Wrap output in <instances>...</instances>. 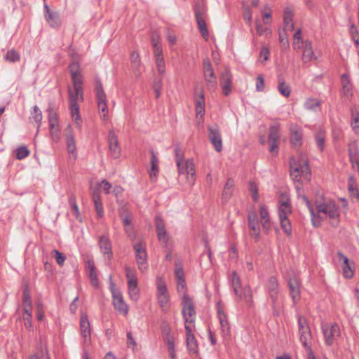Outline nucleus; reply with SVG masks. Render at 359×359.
<instances>
[{
    "instance_id": "0eeeda50",
    "label": "nucleus",
    "mask_w": 359,
    "mask_h": 359,
    "mask_svg": "<svg viewBox=\"0 0 359 359\" xmlns=\"http://www.w3.org/2000/svg\"><path fill=\"white\" fill-rule=\"evenodd\" d=\"M203 72L207 89L210 91H215L217 87V77L208 58L203 61Z\"/></svg>"
},
{
    "instance_id": "a211bd4d",
    "label": "nucleus",
    "mask_w": 359,
    "mask_h": 359,
    "mask_svg": "<svg viewBox=\"0 0 359 359\" xmlns=\"http://www.w3.org/2000/svg\"><path fill=\"white\" fill-rule=\"evenodd\" d=\"M228 279L235 295L239 300L242 299L243 287H242L241 280L238 273L236 271H233L229 275Z\"/></svg>"
},
{
    "instance_id": "680f3d73",
    "label": "nucleus",
    "mask_w": 359,
    "mask_h": 359,
    "mask_svg": "<svg viewBox=\"0 0 359 359\" xmlns=\"http://www.w3.org/2000/svg\"><path fill=\"white\" fill-rule=\"evenodd\" d=\"M175 158L177 166H180V163H183L184 156H183V153L181 150V148L178 145H177L175 147Z\"/></svg>"
},
{
    "instance_id": "8fccbe9b",
    "label": "nucleus",
    "mask_w": 359,
    "mask_h": 359,
    "mask_svg": "<svg viewBox=\"0 0 359 359\" xmlns=\"http://www.w3.org/2000/svg\"><path fill=\"white\" fill-rule=\"evenodd\" d=\"M32 118L34 120L36 123H38V128L41 126L42 121V113L39 108L35 105L33 107V111H32Z\"/></svg>"
},
{
    "instance_id": "4d7b16f0",
    "label": "nucleus",
    "mask_w": 359,
    "mask_h": 359,
    "mask_svg": "<svg viewBox=\"0 0 359 359\" xmlns=\"http://www.w3.org/2000/svg\"><path fill=\"white\" fill-rule=\"evenodd\" d=\"M279 137V127L277 126H271L269 128V140H278Z\"/></svg>"
},
{
    "instance_id": "c756f323",
    "label": "nucleus",
    "mask_w": 359,
    "mask_h": 359,
    "mask_svg": "<svg viewBox=\"0 0 359 359\" xmlns=\"http://www.w3.org/2000/svg\"><path fill=\"white\" fill-rule=\"evenodd\" d=\"M66 142L67 151L73 156L74 159H75L77 157V152L75 139L72 130L66 134Z\"/></svg>"
},
{
    "instance_id": "2eb2a0df",
    "label": "nucleus",
    "mask_w": 359,
    "mask_h": 359,
    "mask_svg": "<svg viewBox=\"0 0 359 359\" xmlns=\"http://www.w3.org/2000/svg\"><path fill=\"white\" fill-rule=\"evenodd\" d=\"M322 330L325 344L328 346H331L334 339L340 335L339 327L337 324H333L332 326L327 324H323L322 325Z\"/></svg>"
},
{
    "instance_id": "09e8293b",
    "label": "nucleus",
    "mask_w": 359,
    "mask_h": 359,
    "mask_svg": "<svg viewBox=\"0 0 359 359\" xmlns=\"http://www.w3.org/2000/svg\"><path fill=\"white\" fill-rule=\"evenodd\" d=\"M249 191L254 202L257 203L259 200L258 187L255 182H249Z\"/></svg>"
},
{
    "instance_id": "49530a36",
    "label": "nucleus",
    "mask_w": 359,
    "mask_h": 359,
    "mask_svg": "<svg viewBox=\"0 0 359 359\" xmlns=\"http://www.w3.org/2000/svg\"><path fill=\"white\" fill-rule=\"evenodd\" d=\"M168 294L166 284L161 278L157 279V296Z\"/></svg>"
},
{
    "instance_id": "6e6552de",
    "label": "nucleus",
    "mask_w": 359,
    "mask_h": 359,
    "mask_svg": "<svg viewBox=\"0 0 359 359\" xmlns=\"http://www.w3.org/2000/svg\"><path fill=\"white\" fill-rule=\"evenodd\" d=\"M109 289L112 294L114 309L124 316H126L128 313V306L124 302L121 293L115 290V284L112 280L111 275L109 276Z\"/></svg>"
},
{
    "instance_id": "052dcab7",
    "label": "nucleus",
    "mask_w": 359,
    "mask_h": 359,
    "mask_svg": "<svg viewBox=\"0 0 359 359\" xmlns=\"http://www.w3.org/2000/svg\"><path fill=\"white\" fill-rule=\"evenodd\" d=\"M25 306H32L31 297L27 287H25L22 292V307Z\"/></svg>"
},
{
    "instance_id": "423d86ee",
    "label": "nucleus",
    "mask_w": 359,
    "mask_h": 359,
    "mask_svg": "<svg viewBox=\"0 0 359 359\" xmlns=\"http://www.w3.org/2000/svg\"><path fill=\"white\" fill-rule=\"evenodd\" d=\"M292 213V208L288 201H280L278 206V217L280 224L285 233L290 236L292 235V226L288 219V215Z\"/></svg>"
},
{
    "instance_id": "9d476101",
    "label": "nucleus",
    "mask_w": 359,
    "mask_h": 359,
    "mask_svg": "<svg viewBox=\"0 0 359 359\" xmlns=\"http://www.w3.org/2000/svg\"><path fill=\"white\" fill-rule=\"evenodd\" d=\"M135 259L139 270L144 273L148 269L147 254L145 248L142 243H137L133 245Z\"/></svg>"
},
{
    "instance_id": "cd10ccee",
    "label": "nucleus",
    "mask_w": 359,
    "mask_h": 359,
    "mask_svg": "<svg viewBox=\"0 0 359 359\" xmlns=\"http://www.w3.org/2000/svg\"><path fill=\"white\" fill-rule=\"evenodd\" d=\"M201 15H202V11H200L198 8H196L195 9V16H196V20L197 22L198 29H199L200 33L202 35V36L204 39H208V36H209L208 31V29L206 27L205 21L204 20V19L202 18Z\"/></svg>"
},
{
    "instance_id": "ddd939ff",
    "label": "nucleus",
    "mask_w": 359,
    "mask_h": 359,
    "mask_svg": "<svg viewBox=\"0 0 359 359\" xmlns=\"http://www.w3.org/2000/svg\"><path fill=\"white\" fill-rule=\"evenodd\" d=\"M287 285L290 290V295L292 298L293 305L295 306L298 304L301 298L300 285L301 281L299 278L293 275L290 277L287 281Z\"/></svg>"
},
{
    "instance_id": "a19ab883",
    "label": "nucleus",
    "mask_w": 359,
    "mask_h": 359,
    "mask_svg": "<svg viewBox=\"0 0 359 359\" xmlns=\"http://www.w3.org/2000/svg\"><path fill=\"white\" fill-rule=\"evenodd\" d=\"M69 204L73 210V215L75 216L77 220L81 222V217L80 215L79 207L76 203V198L74 195H72L69 198Z\"/></svg>"
},
{
    "instance_id": "de8ad7c7",
    "label": "nucleus",
    "mask_w": 359,
    "mask_h": 359,
    "mask_svg": "<svg viewBox=\"0 0 359 359\" xmlns=\"http://www.w3.org/2000/svg\"><path fill=\"white\" fill-rule=\"evenodd\" d=\"M343 93L344 95H348L351 90V84L348 79V76L344 74L341 76Z\"/></svg>"
},
{
    "instance_id": "c03bdc74",
    "label": "nucleus",
    "mask_w": 359,
    "mask_h": 359,
    "mask_svg": "<svg viewBox=\"0 0 359 359\" xmlns=\"http://www.w3.org/2000/svg\"><path fill=\"white\" fill-rule=\"evenodd\" d=\"M126 271V277L127 278L128 283H137V278L136 276V271L134 269H131L130 267L126 266L125 267Z\"/></svg>"
},
{
    "instance_id": "4468645a",
    "label": "nucleus",
    "mask_w": 359,
    "mask_h": 359,
    "mask_svg": "<svg viewBox=\"0 0 359 359\" xmlns=\"http://www.w3.org/2000/svg\"><path fill=\"white\" fill-rule=\"evenodd\" d=\"M217 315L218 318L219 320L220 327H221V334L223 338L224 342H229L231 339V329L230 326L226 318V314L223 311V310L220 308H217Z\"/></svg>"
},
{
    "instance_id": "f3484780",
    "label": "nucleus",
    "mask_w": 359,
    "mask_h": 359,
    "mask_svg": "<svg viewBox=\"0 0 359 359\" xmlns=\"http://www.w3.org/2000/svg\"><path fill=\"white\" fill-rule=\"evenodd\" d=\"M208 138L217 152L222 150V139L217 126H208Z\"/></svg>"
},
{
    "instance_id": "f03ea898",
    "label": "nucleus",
    "mask_w": 359,
    "mask_h": 359,
    "mask_svg": "<svg viewBox=\"0 0 359 359\" xmlns=\"http://www.w3.org/2000/svg\"><path fill=\"white\" fill-rule=\"evenodd\" d=\"M316 208L318 214L323 213L327 215L331 219L332 226H337L339 222V206L332 200L324 201L323 203L316 202Z\"/></svg>"
},
{
    "instance_id": "393cba45",
    "label": "nucleus",
    "mask_w": 359,
    "mask_h": 359,
    "mask_svg": "<svg viewBox=\"0 0 359 359\" xmlns=\"http://www.w3.org/2000/svg\"><path fill=\"white\" fill-rule=\"evenodd\" d=\"M86 267L88 270V277L93 287H99V280L96 272V267L93 259H88L86 262Z\"/></svg>"
},
{
    "instance_id": "dca6fc26",
    "label": "nucleus",
    "mask_w": 359,
    "mask_h": 359,
    "mask_svg": "<svg viewBox=\"0 0 359 359\" xmlns=\"http://www.w3.org/2000/svg\"><path fill=\"white\" fill-rule=\"evenodd\" d=\"M81 335L83 338V344L89 346L91 344L90 324L86 315H82L80 318Z\"/></svg>"
},
{
    "instance_id": "c85d7f7f",
    "label": "nucleus",
    "mask_w": 359,
    "mask_h": 359,
    "mask_svg": "<svg viewBox=\"0 0 359 359\" xmlns=\"http://www.w3.org/2000/svg\"><path fill=\"white\" fill-rule=\"evenodd\" d=\"M184 170L187 177V182L190 186L195 183V165L192 159H187L184 163Z\"/></svg>"
},
{
    "instance_id": "7ed1b4c3",
    "label": "nucleus",
    "mask_w": 359,
    "mask_h": 359,
    "mask_svg": "<svg viewBox=\"0 0 359 359\" xmlns=\"http://www.w3.org/2000/svg\"><path fill=\"white\" fill-rule=\"evenodd\" d=\"M67 91L72 117L76 122L79 121L81 117L79 114V102H83L84 100L83 88H72L71 87H68Z\"/></svg>"
},
{
    "instance_id": "69168bd1",
    "label": "nucleus",
    "mask_w": 359,
    "mask_h": 359,
    "mask_svg": "<svg viewBox=\"0 0 359 359\" xmlns=\"http://www.w3.org/2000/svg\"><path fill=\"white\" fill-rule=\"evenodd\" d=\"M158 303L159 306L162 309L166 307L168 305L170 298L169 295H158L157 296Z\"/></svg>"
},
{
    "instance_id": "a878e982",
    "label": "nucleus",
    "mask_w": 359,
    "mask_h": 359,
    "mask_svg": "<svg viewBox=\"0 0 359 359\" xmlns=\"http://www.w3.org/2000/svg\"><path fill=\"white\" fill-rule=\"evenodd\" d=\"M99 245L101 252L105 257L110 260L112 257L111 243L110 239L107 236H102L99 239Z\"/></svg>"
},
{
    "instance_id": "aec40b11",
    "label": "nucleus",
    "mask_w": 359,
    "mask_h": 359,
    "mask_svg": "<svg viewBox=\"0 0 359 359\" xmlns=\"http://www.w3.org/2000/svg\"><path fill=\"white\" fill-rule=\"evenodd\" d=\"M44 18L51 27L59 28L60 27L61 19L59 13L51 11L46 4H44Z\"/></svg>"
},
{
    "instance_id": "4be33fe9",
    "label": "nucleus",
    "mask_w": 359,
    "mask_h": 359,
    "mask_svg": "<svg viewBox=\"0 0 359 359\" xmlns=\"http://www.w3.org/2000/svg\"><path fill=\"white\" fill-rule=\"evenodd\" d=\"M109 151L113 158H118L121 156V148L118 145V138L113 130H110L108 135Z\"/></svg>"
},
{
    "instance_id": "412c9836",
    "label": "nucleus",
    "mask_w": 359,
    "mask_h": 359,
    "mask_svg": "<svg viewBox=\"0 0 359 359\" xmlns=\"http://www.w3.org/2000/svg\"><path fill=\"white\" fill-rule=\"evenodd\" d=\"M220 83L222 88L223 94L228 96L232 90V75L229 69L226 68L221 74Z\"/></svg>"
},
{
    "instance_id": "a18cd8bd",
    "label": "nucleus",
    "mask_w": 359,
    "mask_h": 359,
    "mask_svg": "<svg viewBox=\"0 0 359 359\" xmlns=\"http://www.w3.org/2000/svg\"><path fill=\"white\" fill-rule=\"evenodd\" d=\"M48 118L50 128L58 126V116L57 114L53 109H48Z\"/></svg>"
},
{
    "instance_id": "4c0bfd02",
    "label": "nucleus",
    "mask_w": 359,
    "mask_h": 359,
    "mask_svg": "<svg viewBox=\"0 0 359 359\" xmlns=\"http://www.w3.org/2000/svg\"><path fill=\"white\" fill-rule=\"evenodd\" d=\"M234 187L233 180L229 178L224 185L222 192V199L227 201L231 196Z\"/></svg>"
},
{
    "instance_id": "2f4dec72",
    "label": "nucleus",
    "mask_w": 359,
    "mask_h": 359,
    "mask_svg": "<svg viewBox=\"0 0 359 359\" xmlns=\"http://www.w3.org/2000/svg\"><path fill=\"white\" fill-rule=\"evenodd\" d=\"M348 157L353 166L354 162L359 159V149L355 141L350 142L348 145Z\"/></svg>"
},
{
    "instance_id": "774afa93",
    "label": "nucleus",
    "mask_w": 359,
    "mask_h": 359,
    "mask_svg": "<svg viewBox=\"0 0 359 359\" xmlns=\"http://www.w3.org/2000/svg\"><path fill=\"white\" fill-rule=\"evenodd\" d=\"M259 214H260L261 221L270 219L268 208L264 204H262L259 206Z\"/></svg>"
},
{
    "instance_id": "6ab92c4d",
    "label": "nucleus",
    "mask_w": 359,
    "mask_h": 359,
    "mask_svg": "<svg viewBox=\"0 0 359 359\" xmlns=\"http://www.w3.org/2000/svg\"><path fill=\"white\" fill-rule=\"evenodd\" d=\"M248 223L250 229V235L253 236L256 241H258L260 236V227L256 212L252 211L248 213Z\"/></svg>"
},
{
    "instance_id": "6e6d98bb",
    "label": "nucleus",
    "mask_w": 359,
    "mask_h": 359,
    "mask_svg": "<svg viewBox=\"0 0 359 359\" xmlns=\"http://www.w3.org/2000/svg\"><path fill=\"white\" fill-rule=\"evenodd\" d=\"M349 31H350V34H351V38H352V39L354 41V43L355 44V46L357 47H358V46H359V36H358V29H357L356 26L355 25L352 24L350 26Z\"/></svg>"
},
{
    "instance_id": "3c124183",
    "label": "nucleus",
    "mask_w": 359,
    "mask_h": 359,
    "mask_svg": "<svg viewBox=\"0 0 359 359\" xmlns=\"http://www.w3.org/2000/svg\"><path fill=\"white\" fill-rule=\"evenodd\" d=\"M130 60L133 68L139 72V67L140 65V55L136 51L132 52L130 55Z\"/></svg>"
},
{
    "instance_id": "b1692460",
    "label": "nucleus",
    "mask_w": 359,
    "mask_h": 359,
    "mask_svg": "<svg viewBox=\"0 0 359 359\" xmlns=\"http://www.w3.org/2000/svg\"><path fill=\"white\" fill-rule=\"evenodd\" d=\"M274 316H278L283 309V302L280 297V292H271L268 294Z\"/></svg>"
},
{
    "instance_id": "bb28decb",
    "label": "nucleus",
    "mask_w": 359,
    "mask_h": 359,
    "mask_svg": "<svg viewBox=\"0 0 359 359\" xmlns=\"http://www.w3.org/2000/svg\"><path fill=\"white\" fill-rule=\"evenodd\" d=\"M337 256L339 261L341 263L344 276L346 278H351L353 276V270L350 265L348 258L341 252H337Z\"/></svg>"
},
{
    "instance_id": "c9c22d12",
    "label": "nucleus",
    "mask_w": 359,
    "mask_h": 359,
    "mask_svg": "<svg viewBox=\"0 0 359 359\" xmlns=\"http://www.w3.org/2000/svg\"><path fill=\"white\" fill-rule=\"evenodd\" d=\"M267 294L271 292H280V285L277 278L275 276H271L266 285Z\"/></svg>"
},
{
    "instance_id": "603ef678",
    "label": "nucleus",
    "mask_w": 359,
    "mask_h": 359,
    "mask_svg": "<svg viewBox=\"0 0 359 359\" xmlns=\"http://www.w3.org/2000/svg\"><path fill=\"white\" fill-rule=\"evenodd\" d=\"M29 154V150L25 146H22L16 149V158L19 160H22Z\"/></svg>"
},
{
    "instance_id": "7c9ffc66",
    "label": "nucleus",
    "mask_w": 359,
    "mask_h": 359,
    "mask_svg": "<svg viewBox=\"0 0 359 359\" xmlns=\"http://www.w3.org/2000/svg\"><path fill=\"white\" fill-rule=\"evenodd\" d=\"M325 138H326V132L323 128H319L314 133V139L317 145L318 149L320 151H323L325 147Z\"/></svg>"
},
{
    "instance_id": "5fc2aeb1",
    "label": "nucleus",
    "mask_w": 359,
    "mask_h": 359,
    "mask_svg": "<svg viewBox=\"0 0 359 359\" xmlns=\"http://www.w3.org/2000/svg\"><path fill=\"white\" fill-rule=\"evenodd\" d=\"M348 191L351 195H355L357 197L358 196V191L356 187L355 179L353 176H350L348 178Z\"/></svg>"
},
{
    "instance_id": "f704fd0d",
    "label": "nucleus",
    "mask_w": 359,
    "mask_h": 359,
    "mask_svg": "<svg viewBox=\"0 0 359 359\" xmlns=\"http://www.w3.org/2000/svg\"><path fill=\"white\" fill-rule=\"evenodd\" d=\"M292 13L290 10L287 9L284 12L283 20H284V31L292 32L294 30V24L292 22Z\"/></svg>"
},
{
    "instance_id": "1a4fd4ad",
    "label": "nucleus",
    "mask_w": 359,
    "mask_h": 359,
    "mask_svg": "<svg viewBox=\"0 0 359 359\" xmlns=\"http://www.w3.org/2000/svg\"><path fill=\"white\" fill-rule=\"evenodd\" d=\"M298 328L299 339L306 351L311 350L309 341L311 339V332L306 319L301 316H298Z\"/></svg>"
},
{
    "instance_id": "13d9d810",
    "label": "nucleus",
    "mask_w": 359,
    "mask_h": 359,
    "mask_svg": "<svg viewBox=\"0 0 359 359\" xmlns=\"http://www.w3.org/2000/svg\"><path fill=\"white\" fill-rule=\"evenodd\" d=\"M320 104V102L318 99L310 98L306 101L304 105L307 109L313 110L316 107H319Z\"/></svg>"
},
{
    "instance_id": "864d4df0",
    "label": "nucleus",
    "mask_w": 359,
    "mask_h": 359,
    "mask_svg": "<svg viewBox=\"0 0 359 359\" xmlns=\"http://www.w3.org/2000/svg\"><path fill=\"white\" fill-rule=\"evenodd\" d=\"M153 88L156 95V97L158 99L161 95L162 90V79L161 78L155 79L153 83Z\"/></svg>"
},
{
    "instance_id": "bf43d9fd",
    "label": "nucleus",
    "mask_w": 359,
    "mask_h": 359,
    "mask_svg": "<svg viewBox=\"0 0 359 359\" xmlns=\"http://www.w3.org/2000/svg\"><path fill=\"white\" fill-rule=\"evenodd\" d=\"M157 70L160 74L165 73V60L163 56L155 58Z\"/></svg>"
},
{
    "instance_id": "37998d69",
    "label": "nucleus",
    "mask_w": 359,
    "mask_h": 359,
    "mask_svg": "<svg viewBox=\"0 0 359 359\" xmlns=\"http://www.w3.org/2000/svg\"><path fill=\"white\" fill-rule=\"evenodd\" d=\"M313 58V52L311 47V43L306 41L303 51V60L305 62L311 60Z\"/></svg>"
},
{
    "instance_id": "e2e57ef3",
    "label": "nucleus",
    "mask_w": 359,
    "mask_h": 359,
    "mask_svg": "<svg viewBox=\"0 0 359 359\" xmlns=\"http://www.w3.org/2000/svg\"><path fill=\"white\" fill-rule=\"evenodd\" d=\"M53 253L55 255V258L57 264L60 266H63L66 259L65 255L57 250H53Z\"/></svg>"
},
{
    "instance_id": "5701e85b",
    "label": "nucleus",
    "mask_w": 359,
    "mask_h": 359,
    "mask_svg": "<svg viewBox=\"0 0 359 359\" xmlns=\"http://www.w3.org/2000/svg\"><path fill=\"white\" fill-rule=\"evenodd\" d=\"M155 226L158 241L164 243L165 245H167L168 242V237L167 236L164 222L160 216H156Z\"/></svg>"
},
{
    "instance_id": "e433bc0d",
    "label": "nucleus",
    "mask_w": 359,
    "mask_h": 359,
    "mask_svg": "<svg viewBox=\"0 0 359 359\" xmlns=\"http://www.w3.org/2000/svg\"><path fill=\"white\" fill-rule=\"evenodd\" d=\"M278 89L279 93L285 97H287L290 95V88L287 84L285 83L283 76L279 75L278 76Z\"/></svg>"
},
{
    "instance_id": "0e129e2a",
    "label": "nucleus",
    "mask_w": 359,
    "mask_h": 359,
    "mask_svg": "<svg viewBox=\"0 0 359 359\" xmlns=\"http://www.w3.org/2000/svg\"><path fill=\"white\" fill-rule=\"evenodd\" d=\"M50 137L53 142H58L60 140V130L58 126L50 128Z\"/></svg>"
},
{
    "instance_id": "f257e3e1",
    "label": "nucleus",
    "mask_w": 359,
    "mask_h": 359,
    "mask_svg": "<svg viewBox=\"0 0 359 359\" xmlns=\"http://www.w3.org/2000/svg\"><path fill=\"white\" fill-rule=\"evenodd\" d=\"M290 172L293 180H296L300 185L302 182L299 177H304L309 181L311 180V170L309 163L303 156H300L298 159L291 157L290 159Z\"/></svg>"
},
{
    "instance_id": "72a5a7b5",
    "label": "nucleus",
    "mask_w": 359,
    "mask_h": 359,
    "mask_svg": "<svg viewBox=\"0 0 359 359\" xmlns=\"http://www.w3.org/2000/svg\"><path fill=\"white\" fill-rule=\"evenodd\" d=\"M151 154V169L149 170V175L151 179L156 178L158 172V159L156 156L154 150H150Z\"/></svg>"
},
{
    "instance_id": "473e14b6",
    "label": "nucleus",
    "mask_w": 359,
    "mask_h": 359,
    "mask_svg": "<svg viewBox=\"0 0 359 359\" xmlns=\"http://www.w3.org/2000/svg\"><path fill=\"white\" fill-rule=\"evenodd\" d=\"M302 132L300 129H292L291 130L290 142L293 147H299L302 145Z\"/></svg>"
},
{
    "instance_id": "f8f14e48",
    "label": "nucleus",
    "mask_w": 359,
    "mask_h": 359,
    "mask_svg": "<svg viewBox=\"0 0 359 359\" xmlns=\"http://www.w3.org/2000/svg\"><path fill=\"white\" fill-rule=\"evenodd\" d=\"M95 90L98 109L103 113V116L105 117L108 113L106 94L104 93L102 83L99 79L95 80Z\"/></svg>"
},
{
    "instance_id": "20e7f679",
    "label": "nucleus",
    "mask_w": 359,
    "mask_h": 359,
    "mask_svg": "<svg viewBox=\"0 0 359 359\" xmlns=\"http://www.w3.org/2000/svg\"><path fill=\"white\" fill-rule=\"evenodd\" d=\"M177 289L179 294L182 296V316L196 315L194 304L191 297L187 293L186 282L184 279L177 280Z\"/></svg>"
},
{
    "instance_id": "58836bf2",
    "label": "nucleus",
    "mask_w": 359,
    "mask_h": 359,
    "mask_svg": "<svg viewBox=\"0 0 359 359\" xmlns=\"http://www.w3.org/2000/svg\"><path fill=\"white\" fill-rule=\"evenodd\" d=\"M128 290L130 299L137 302L140 298V290L137 287V283H128Z\"/></svg>"
},
{
    "instance_id": "9b49d317",
    "label": "nucleus",
    "mask_w": 359,
    "mask_h": 359,
    "mask_svg": "<svg viewBox=\"0 0 359 359\" xmlns=\"http://www.w3.org/2000/svg\"><path fill=\"white\" fill-rule=\"evenodd\" d=\"M68 68L72 78L73 88H83V76L81 73L79 62L73 61L69 65Z\"/></svg>"
},
{
    "instance_id": "ea45409f",
    "label": "nucleus",
    "mask_w": 359,
    "mask_h": 359,
    "mask_svg": "<svg viewBox=\"0 0 359 359\" xmlns=\"http://www.w3.org/2000/svg\"><path fill=\"white\" fill-rule=\"evenodd\" d=\"M242 299H244L249 307L253 306L254 302L252 292L251 288L249 286H245L243 287Z\"/></svg>"
},
{
    "instance_id": "338daca9",
    "label": "nucleus",
    "mask_w": 359,
    "mask_h": 359,
    "mask_svg": "<svg viewBox=\"0 0 359 359\" xmlns=\"http://www.w3.org/2000/svg\"><path fill=\"white\" fill-rule=\"evenodd\" d=\"M151 43L152 46H156L161 44V36L158 32L154 31L151 34Z\"/></svg>"
},
{
    "instance_id": "39448f33",
    "label": "nucleus",
    "mask_w": 359,
    "mask_h": 359,
    "mask_svg": "<svg viewBox=\"0 0 359 359\" xmlns=\"http://www.w3.org/2000/svg\"><path fill=\"white\" fill-rule=\"evenodd\" d=\"M184 320V328L186 330L187 347L191 354L198 353V344L194 335L192 333L194 327L196 315L183 316Z\"/></svg>"
},
{
    "instance_id": "79ce46f5",
    "label": "nucleus",
    "mask_w": 359,
    "mask_h": 359,
    "mask_svg": "<svg viewBox=\"0 0 359 359\" xmlns=\"http://www.w3.org/2000/svg\"><path fill=\"white\" fill-rule=\"evenodd\" d=\"M4 58L7 62L14 63L20 61V55L15 50L11 49L7 51L4 56Z\"/></svg>"
}]
</instances>
